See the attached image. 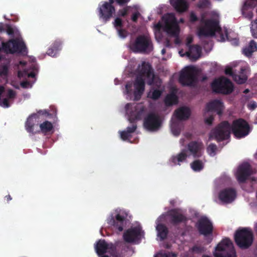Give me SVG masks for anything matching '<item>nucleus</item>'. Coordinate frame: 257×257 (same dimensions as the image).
Segmentation results:
<instances>
[{
  "instance_id": "nucleus-10",
  "label": "nucleus",
  "mask_w": 257,
  "mask_h": 257,
  "mask_svg": "<svg viewBox=\"0 0 257 257\" xmlns=\"http://www.w3.org/2000/svg\"><path fill=\"white\" fill-rule=\"evenodd\" d=\"M4 52L6 54L27 53L26 46L23 41L12 39L7 42H2Z\"/></svg>"
},
{
  "instance_id": "nucleus-26",
  "label": "nucleus",
  "mask_w": 257,
  "mask_h": 257,
  "mask_svg": "<svg viewBox=\"0 0 257 257\" xmlns=\"http://www.w3.org/2000/svg\"><path fill=\"white\" fill-rule=\"evenodd\" d=\"M201 49L199 45L190 46L186 55L193 61H196L200 56Z\"/></svg>"
},
{
  "instance_id": "nucleus-4",
  "label": "nucleus",
  "mask_w": 257,
  "mask_h": 257,
  "mask_svg": "<svg viewBox=\"0 0 257 257\" xmlns=\"http://www.w3.org/2000/svg\"><path fill=\"white\" fill-rule=\"evenodd\" d=\"M231 125L227 121H223L212 130L209 139H214L218 142L227 140L230 138Z\"/></svg>"
},
{
  "instance_id": "nucleus-24",
  "label": "nucleus",
  "mask_w": 257,
  "mask_h": 257,
  "mask_svg": "<svg viewBox=\"0 0 257 257\" xmlns=\"http://www.w3.org/2000/svg\"><path fill=\"white\" fill-rule=\"evenodd\" d=\"M206 109L208 111L216 112L219 115H221L224 109L223 103L219 100L215 99L207 104Z\"/></svg>"
},
{
  "instance_id": "nucleus-58",
  "label": "nucleus",
  "mask_w": 257,
  "mask_h": 257,
  "mask_svg": "<svg viewBox=\"0 0 257 257\" xmlns=\"http://www.w3.org/2000/svg\"><path fill=\"white\" fill-rule=\"evenodd\" d=\"M140 15V14L138 12H135L132 16V20L134 22H137Z\"/></svg>"
},
{
  "instance_id": "nucleus-9",
  "label": "nucleus",
  "mask_w": 257,
  "mask_h": 257,
  "mask_svg": "<svg viewBox=\"0 0 257 257\" xmlns=\"http://www.w3.org/2000/svg\"><path fill=\"white\" fill-rule=\"evenodd\" d=\"M164 29L170 35L175 37V43H180L178 35L180 32L179 27L175 17L172 14H169L166 16Z\"/></svg>"
},
{
  "instance_id": "nucleus-25",
  "label": "nucleus",
  "mask_w": 257,
  "mask_h": 257,
  "mask_svg": "<svg viewBox=\"0 0 257 257\" xmlns=\"http://www.w3.org/2000/svg\"><path fill=\"white\" fill-rule=\"evenodd\" d=\"M170 4L179 13L186 11L189 8V4L186 0H170Z\"/></svg>"
},
{
  "instance_id": "nucleus-39",
  "label": "nucleus",
  "mask_w": 257,
  "mask_h": 257,
  "mask_svg": "<svg viewBox=\"0 0 257 257\" xmlns=\"http://www.w3.org/2000/svg\"><path fill=\"white\" fill-rule=\"evenodd\" d=\"M217 150V146L213 143L210 144L207 148V152L210 156H214Z\"/></svg>"
},
{
  "instance_id": "nucleus-40",
  "label": "nucleus",
  "mask_w": 257,
  "mask_h": 257,
  "mask_svg": "<svg viewBox=\"0 0 257 257\" xmlns=\"http://www.w3.org/2000/svg\"><path fill=\"white\" fill-rule=\"evenodd\" d=\"M211 6L209 0H199L197 4V7L199 9H208Z\"/></svg>"
},
{
  "instance_id": "nucleus-45",
  "label": "nucleus",
  "mask_w": 257,
  "mask_h": 257,
  "mask_svg": "<svg viewBox=\"0 0 257 257\" xmlns=\"http://www.w3.org/2000/svg\"><path fill=\"white\" fill-rule=\"evenodd\" d=\"M36 114H38V118L40 115H44L46 117H50L52 114L50 113L49 111L46 109L45 110H39Z\"/></svg>"
},
{
  "instance_id": "nucleus-32",
  "label": "nucleus",
  "mask_w": 257,
  "mask_h": 257,
  "mask_svg": "<svg viewBox=\"0 0 257 257\" xmlns=\"http://www.w3.org/2000/svg\"><path fill=\"white\" fill-rule=\"evenodd\" d=\"M178 98L176 94L174 92L167 94L165 98L164 102L166 106H170L173 104H177Z\"/></svg>"
},
{
  "instance_id": "nucleus-52",
  "label": "nucleus",
  "mask_w": 257,
  "mask_h": 257,
  "mask_svg": "<svg viewBox=\"0 0 257 257\" xmlns=\"http://www.w3.org/2000/svg\"><path fill=\"white\" fill-rule=\"evenodd\" d=\"M203 247L200 246L195 245L192 248V251L196 253H201L203 252Z\"/></svg>"
},
{
  "instance_id": "nucleus-44",
  "label": "nucleus",
  "mask_w": 257,
  "mask_h": 257,
  "mask_svg": "<svg viewBox=\"0 0 257 257\" xmlns=\"http://www.w3.org/2000/svg\"><path fill=\"white\" fill-rule=\"evenodd\" d=\"M171 130L174 135L178 136L181 133V129L176 124H174L171 126Z\"/></svg>"
},
{
  "instance_id": "nucleus-57",
  "label": "nucleus",
  "mask_w": 257,
  "mask_h": 257,
  "mask_svg": "<svg viewBox=\"0 0 257 257\" xmlns=\"http://www.w3.org/2000/svg\"><path fill=\"white\" fill-rule=\"evenodd\" d=\"M214 120V117L213 116L211 115L209 117L206 118L205 119V123H206L207 124L209 125H210L212 124V122Z\"/></svg>"
},
{
  "instance_id": "nucleus-38",
  "label": "nucleus",
  "mask_w": 257,
  "mask_h": 257,
  "mask_svg": "<svg viewBox=\"0 0 257 257\" xmlns=\"http://www.w3.org/2000/svg\"><path fill=\"white\" fill-rule=\"evenodd\" d=\"M147 79V84L149 85H152L155 84L156 77L152 69L149 72L144 75Z\"/></svg>"
},
{
  "instance_id": "nucleus-11",
  "label": "nucleus",
  "mask_w": 257,
  "mask_h": 257,
  "mask_svg": "<svg viewBox=\"0 0 257 257\" xmlns=\"http://www.w3.org/2000/svg\"><path fill=\"white\" fill-rule=\"evenodd\" d=\"M134 104L128 103L125 106V108L127 112H129L130 109L132 110L130 112V115L128 120L130 123H133L136 120H141L145 116L147 109L142 104H137L134 106Z\"/></svg>"
},
{
  "instance_id": "nucleus-48",
  "label": "nucleus",
  "mask_w": 257,
  "mask_h": 257,
  "mask_svg": "<svg viewBox=\"0 0 257 257\" xmlns=\"http://www.w3.org/2000/svg\"><path fill=\"white\" fill-rule=\"evenodd\" d=\"M57 51L55 50L52 47H50L47 51V54L52 57H54L56 55Z\"/></svg>"
},
{
  "instance_id": "nucleus-28",
  "label": "nucleus",
  "mask_w": 257,
  "mask_h": 257,
  "mask_svg": "<svg viewBox=\"0 0 257 257\" xmlns=\"http://www.w3.org/2000/svg\"><path fill=\"white\" fill-rule=\"evenodd\" d=\"M257 51V43L254 41H250L248 46L243 49V54L247 57H251L252 53Z\"/></svg>"
},
{
  "instance_id": "nucleus-63",
  "label": "nucleus",
  "mask_w": 257,
  "mask_h": 257,
  "mask_svg": "<svg viewBox=\"0 0 257 257\" xmlns=\"http://www.w3.org/2000/svg\"><path fill=\"white\" fill-rule=\"evenodd\" d=\"M164 45L167 47H171V43L168 38H166L164 42Z\"/></svg>"
},
{
  "instance_id": "nucleus-55",
  "label": "nucleus",
  "mask_w": 257,
  "mask_h": 257,
  "mask_svg": "<svg viewBox=\"0 0 257 257\" xmlns=\"http://www.w3.org/2000/svg\"><path fill=\"white\" fill-rule=\"evenodd\" d=\"M127 12H128V8H125L122 10H120L119 11V15L121 16V17H125L127 15Z\"/></svg>"
},
{
  "instance_id": "nucleus-5",
  "label": "nucleus",
  "mask_w": 257,
  "mask_h": 257,
  "mask_svg": "<svg viewBox=\"0 0 257 257\" xmlns=\"http://www.w3.org/2000/svg\"><path fill=\"white\" fill-rule=\"evenodd\" d=\"M215 257H236V252L231 240L225 238L215 248Z\"/></svg>"
},
{
  "instance_id": "nucleus-34",
  "label": "nucleus",
  "mask_w": 257,
  "mask_h": 257,
  "mask_svg": "<svg viewBox=\"0 0 257 257\" xmlns=\"http://www.w3.org/2000/svg\"><path fill=\"white\" fill-rule=\"evenodd\" d=\"M41 132L44 135H47L52 132L53 126L51 122L48 121H45L40 125Z\"/></svg>"
},
{
  "instance_id": "nucleus-12",
  "label": "nucleus",
  "mask_w": 257,
  "mask_h": 257,
  "mask_svg": "<svg viewBox=\"0 0 257 257\" xmlns=\"http://www.w3.org/2000/svg\"><path fill=\"white\" fill-rule=\"evenodd\" d=\"M200 234L205 237L211 235L213 231V223L206 216L200 218L195 225Z\"/></svg>"
},
{
  "instance_id": "nucleus-1",
  "label": "nucleus",
  "mask_w": 257,
  "mask_h": 257,
  "mask_svg": "<svg viewBox=\"0 0 257 257\" xmlns=\"http://www.w3.org/2000/svg\"><path fill=\"white\" fill-rule=\"evenodd\" d=\"M201 23L204 25L198 28L197 34L199 37H212L217 33L219 35V41L224 42L227 40L232 42L235 45H238V40L231 38L230 33H228L226 28L222 30L217 21L213 19L204 20L202 18Z\"/></svg>"
},
{
  "instance_id": "nucleus-7",
  "label": "nucleus",
  "mask_w": 257,
  "mask_h": 257,
  "mask_svg": "<svg viewBox=\"0 0 257 257\" xmlns=\"http://www.w3.org/2000/svg\"><path fill=\"white\" fill-rule=\"evenodd\" d=\"M129 48L135 53L150 52L152 49L151 40L144 35L138 36L134 41H131Z\"/></svg>"
},
{
  "instance_id": "nucleus-50",
  "label": "nucleus",
  "mask_w": 257,
  "mask_h": 257,
  "mask_svg": "<svg viewBox=\"0 0 257 257\" xmlns=\"http://www.w3.org/2000/svg\"><path fill=\"white\" fill-rule=\"evenodd\" d=\"M189 20L191 23H194L198 20V18L194 12H191L190 13Z\"/></svg>"
},
{
  "instance_id": "nucleus-51",
  "label": "nucleus",
  "mask_w": 257,
  "mask_h": 257,
  "mask_svg": "<svg viewBox=\"0 0 257 257\" xmlns=\"http://www.w3.org/2000/svg\"><path fill=\"white\" fill-rule=\"evenodd\" d=\"M8 67L6 65H3L0 70V74L1 75L7 76L8 74Z\"/></svg>"
},
{
  "instance_id": "nucleus-16",
  "label": "nucleus",
  "mask_w": 257,
  "mask_h": 257,
  "mask_svg": "<svg viewBox=\"0 0 257 257\" xmlns=\"http://www.w3.org/2000/svg\"><path fill=\"white\" fill-rule=\"evenodd\" d=\"M98 12L99 18L106 22L112 17L113 14L115 12V8L114 6L108 5L105 2L103 5L99 6Z\"/></svg>"
},
{
  "instance_id": "nucleus-43",
  "label": "nucleus",
  "mask_w": 257,
  "mask_h": 257,
  "mask_svg": "<svg viewBox=\"0 0 257 257\" xmlns=\"http://www.w3.org/2000/svg\"><path fill=\"white\" fill-rule=\"evenodd\" d=\"M120 138L123 141H126L132 137V135L127 133L125 130L120 132Z\"/></svg>"
},
{
  "instance_id": "nucleus-27",
  "label": "nucleus",
  "mask_w": 257,
  "mask_h": 257,
  "mask_svg": "<svg viewBox=\"0 0 257 257\" xmlns=\"http://www.w3.org/2000/svg\"><path fill=\"white\" fill-rule=\"evenodd\" d=\"M175 115L179 120H186L190 115V110L187 107H182L175 111Z\"/></svg>"
},
{
  "instance_id": "nucleus-30",
  "label": "nucleus",
  "mask_w": 257,
  "mask_h": 257,
  "mask_svg": "<svg viewBox=\"0 0 257 257\" xmlns=\"http://www.w3.org/2000/svg\"><path fill=\"white\" fill-rule=\"evenodd\" d=\"M186 151V150L184 149L176 156H173L171 158L172 162L175 165H180V163L185 161L187 158Z\"/></svg>"
},
{
  "instance_id": "nucleus-47",
  "label": "nucleus",
  "mask_w": 257,
  "mask_h": 257,
  "mask_svg": "<svg viewBox=\"0 0 257 257\" xmlns=\"http://www.w3.org/2000/svg\"><path fill=\"white\" fill-rule=\"evenodd\" d=\"M114 27L116 29L121 28L122 27V22L121 19L116 18L114 21Z\"/></svg>"
},
{
  "instance_id": "nucleus-22",
  "label": "nucleus",
  "mask_w": 257,
  "mask_h": 257,
  "mask_svg": "<svg viewBox=\"0 0 257 257\" xmlns=\"http://www.w3.org/2000/svg\"><path fill=\"white\" fill-rule=\"evenodd\" d=\"M134 84L135 88L134 93L135 98L136 100H138L145 91V82L144 78L142 76H137Z\"/></svg>"
},
{
  "instance_id": "nucleus-13",
  "label": "nucleus",
  "mask_w": 257,
  "mask_h": 257,
  "mask_svg": "<svg viewBox=\"0 0 257 257\" xmlns=\"http://www.w3.org/2000/svg\"><path fill=\"white\" fill-rule=\"evenodd\" d=\"M161 125V121L158 115L155 113H150L144 118V126L148 130H157Z\"/></svg>"
},
{
  "instance_id": "nucleus-60",
  "label": "nucleus",
  "mask_w": 257,
  "mask_h": 257,
  "mask_svg": "<svg viewBox=\"0 0 257 257\" xmlns=\"http://www.w3.org/2000/svg\"><path fill=\"white\" fill-rule=\"evenodd\" d=\"M170 253H159L157 255H155L154 257H170Z\"/></svg>"
},
{
  "instance_id": "nucleus-19",
  "label": "nucleus",
  "mask_w": 257,
  "mask_h": 257,
  "mask_svg": "<svg viewBox=\"0 0 257 257\" xmlns=\"http://www.w3.org/2000/svg\"><path fill=\"white\" fill-rule=\"evenodd\" d=\"M107 223L113 226L119 231H122L125 224V218L124 216L118 213L115 217L112 216L109 217L107 219Z\"/></svg>"
},
{
  "instance_id": "nucleus-49",
  "label": "nucleus",
  "mask_w": 257,
  "mask_h": 257,
  "mask_svg": "<svg viewBox=\"0 0 257 257\" xmlns=\"http://www.w3.org/2000/svg\"><path fill=\"white\" fill-rule=\"evenodd\" d=\"M245 5L250 8H254L257 5V0H248Z\"/></svg>"
},
{
  "instance_id": "nucleus-36",
  "label": "nucleus",
  "mask_w": 257,
  "mask_h": 257,
  "mask_svg": "<svg viewBox=\"0 0 257 257\" xmlns=\"http://www.w3.org/2000/svg\"><path fill=\"white\" fill-rule=\"evenodd\" d=\"M190 166L192 169L195 172H199L204 168V164L202 161L200 160H196L193 161Z\"/></svg>"
},
{
  "instance_id": "nucleus-23",
  "label": "nucleus",
  "mask_w": 257,
  "mask_h": 257,
  "mask_svg": "<svg viewBox=\"0 0 257 257\" xmlns=\"http://www.w3.org/2000/svg\"><path fill=\"white\" fill-rule=\"evenodd\" d=\"M113 248V244L107 243L104 239H99L95 246V251L99 256L103 255L107 252L110 253Z\"/></svg>"
},
{
  "instance_id": "nucleus-17",
  "label": "nucleus",
  "mask_w": 257,
  "mask_h": 257,
  "mask_svg": "<svg viewBox=\"0 0 257 257\" xmlns=\"http://www.w3.org/2000/svg\"><path fill=\"white\" fill-rule=\"evenodd\" d=\"M141 230L139 227H134L127 229L123 235L124 240L127 243L134 242L140 239Z\"/></svg>"
},
{
  "instance_id": "nucleus-14",
  "label": "nucleus",
  "mask_w": 257,
  "mask_h": 257,
  "mask_svg": "<svg viewBox=\"0 0 257 257\" xmlns=\"http://www.w3.org/2000/svg\"><path fill=\"white\" fill-rule=\"evenodd\" d=\"M252 171L250 165L248 163H243L238 167L236 176L238 182L242 183L252 174Z\"/></svg>"
},
{
  "instance_id": "nucleus-35",
  "label": "nucleus",
  "mask_w": 257,
  "mask_h": 257,
  "mask_svg": "<svg viewBox=\"0 0 257 257\" xmlns=\"http://www.w3.org/2000/svg\"><path fill=\"white\" fill-rule=\"evenodd\" d=\"M150 64L145 62H143L142 67L140 70L139 74L137 76H142L144 77V75L152 70Z\"/></svg>"
},
{
  "instance_id": "nucleus-15",
  "label": "nucleus",
  "mask_w": 257,
  "mask_h": 257,
  "mask_svg": "<svg viewBox=\"0 0 257 257\" xmlns=\"http://www.w3.org/2000/svg\"><path fill=\"white\" fill-rule=\"evenodd\" d=\"M168 215L170 217L171 223L174 225L186 222L187 220L186 216L178 208L171 209L168 212Z\"/></svg>"
},
{
  "instance_id": "nucleus-21",
  "label": "nucleus",
  "mask_w": 257,
  "mask_h": 257,
  "mask_svg": "<svg viewBox=\"0 0 257 257\" xmlns=\"http://www.w3.org/2000/svg\"><path fill=\"white\" fill-rule=\"evenodd\" d=\"M245 69L241 67L240 69V74H235L231 67L226 68L225 70V73L226 75L231 76L233 80L238 84H243L247 79V76L244 74Z\"/></svg>"
},
{
  "instance_id": "nucleus-46",
  "label": "nucleus",
  "mask_w": 257,
  "mask_h": 257,
  "mask_svg": "<svg viewBox=\"0 0 257 257\" xmlns=\"http://www.w3.org/2000/svg\"><path fill=\"white\" fill-rule=\"evenodd\" d=\"M119 36L122 38H124L127 36V32L125 30L121 28L117 29Z\"/></svg>"
},
{
  "instance_id": "nucleus-59",
  "label": "nucleus",
  "mask_w": 257,
  "mask_h": 257,
  "mask_svg": "<svg viewBox=\"0 0 257 257\" xmlns=\"http://www.w3.org/2000/svg\"><path fill=\"white\" fill-rule=\"evenodd\" d=\"M15 92L12 89H9L8 92V97L9 98H14L15 97Z\"/></svg>"
},
{
  "instance_id": "nucleus-61",
  "label": "nucleus",
  "mask_w": 257,
  "mask_h": 257,
  "mask_svg": "<svg viewBox=\"0 0 257 257\" xmlns=\"http://www.w3.org/2000/svg\"><path fill=\"white\" fill-rule=\"evenodd\" d=\"M30 85V83L28 81H24L21 82V86L23 88H28Z\"/></svg>"
},
{
  "instance_id": "nucleus-53",
  "label": "nucleus",
  "mask_w": 257,
  "mask_h": 257,
  "mask_svg": "<svg viewBox=\"0 0 257 257\" xmlns=\"http://www.w3.org/2000/svg\"><path fill=\"white\" fill-rule=\"evenodd\" d=\"M0 105L7 108L10 107V106L9 100L7 98L3 99V101L0 102Z\"/></svg>"
},
{
  "instance_id": "nucleus-2",
  "label": "nucleus",
  "mask_w": 257,
  "mask_h": 257,
  "mask_svg": "<svg viewBox=\"0 0 257 257\" xmlns=\"http://www.w3.org/2000/svg\"><path fill=\"white\" fill-rule=\"evenodd\" d=\"M234 238L235 243L240 248L247 249L253 243V234L250 228H242L235 231Z\"/></svg>"
},
{
  "instance_id": "nucleus-29",
  "label": "nucleus",
  "mask_w": 257,
  "mask_h": 257,
  "mask_svg": "<svg viewBox=\"0 0 257 257\" xmlns=\"http://www.w3.org/2000/svg\"><path fill=\"white\" fill-rule=\"evenodd\" d=\"M38 118V114H32L27 118L25 123L26 129L29 133H33L35 121L34 119Z\"/></svg>"
},
{
  "instance_id": "nucleus-37",
  "label": "nucleus",
  "mask_w": 257,
  "mask_h": 257,
  "mask_svg": "<svg viewBox=\"0 0 257 257\" xmlns=\"http://www.w3.org/2000/svg\"><path fill=\"white\" fill-rule=\"evenodd\" d=\"M162 94V91L158 89H155L150 91L148 94V97L151 98L154 100H156L160 97Z\"/></svg>"
},
{
  "instance_id": "nucleus-31",
  "label": "nucleus",
  "mask_w": 257,
  "mask_h": 257,
  "mask_svg": "<svg viewBox=\"0 0 257 257\" xmlns=\"http://www.w3.org/2000/svg\"><path fill=\"white\" fill-rule=\"evenodd\" d=\"M125 251L124 246H116L113 244V248L111 249L110 254L112 257H125Z\"/></svg>"
},
{
  "instance_id": "nucleus-64",
  "label": "nucleus",
  "mask_w": 257,
  "mask_h": 257,
  "mask_svg": "<svg viewBox=\"0 0 257 257\" xmlns=\"http://www.w3.org/2000/svg\"><path fill=\"white\" fill-rule=\"evenodd\" d=\"M193 41V39L191 37H188L187 39L186 46L189 48L190 46H192L191 43Z\"/></svg>"
},
{
  "instance_id": "nucleus-3",
  "label": "nucleus",
  "mask_w": 257,
  "mask_h": 257,
  "mask_svg": "<svg viewBox=\"0 0 257 257\" xmlns=\"http://www.w3.org/2000/svg\"><path fill=\"white\" fill-rule=\"evenodd\" d=\"M198 74L195 67L187 66L181 71L179 82L183 86H194L198 81Z\"/></svg>"
},
{
  "instance_id": "nucleus-18",
  "label": "nucleus",
  "mask_w": 257,
  "mask_h": 257,
  "mask_svg": "<svg viewBox=\"0 0 257 257\" xmlns=\"http://www.w3.org/2000/svg\"><path fill=\"white\" fill-rule=\"evenodd\" d=\"M187 149L194 158H200L202 155L203 144L201 142L191 141L187 145Z\"/></svg>"
},
{
  "instance_id": "nucleus-62",
  "label": "nucleus",
  "mask_w": 257,
  "mask_h": 257,
  "mask_svg": "<svg viewBox=\"0 0 257 257\" xmlns=\"http://www.w3.org/2000/svg\"><path fill=\"white\" fill-rule=\"evenodd\" d=\"M7 32L10 35H13L14 34V30L11 26H8L7 29Z\"/></svg>"
},
{
  "instance_id": "nucleus-20",
  "label": "nucleus",
  "mask_w": 257,
  "mask_h": 257,
  "mask_svg": "<svg viewBox=\"0 0 257 257\" xmlns=\"http://www.w3.org/2000/svg\"><path fill=\"white\" fill-rule=\"evenodd\" d=\"M236 192L233 188H225L221 190L219 194V198L223 202L230 203L236 198Z\"/></svg>"
},
{
  "instance_id": "nucleus-56",
  "label": "nucleus",
  "mask_w": 257,
  "mask_h": 257,
  "mask_svg": "<svg viewBox=\"0 0 257 257\" xmlns=\"http://www.w3.org/2000/svg\"><path fill=\"white\" fill-rule=\"evenodd\" d=\"M132 83L131 82L127 83L125 86V91L127 94L131 93L132 90Z\"/></svg>"
},
{
  "instance_id": "nucleus-6",
  "label": "nucleus",
  "mask_w": 257,
  "mask_h": 257,
  "mask_svg": "<svg viewBox=\"0 0 257 257\" xmlns=\"http://www.w3.org/2000/svg\"><path fill=\"white\" fill-rule=\"evenodd\" d=\"M213 92L216 93L229 94L234 90V86L231 81L224 77L215 79L211 84Z\"/></svg>"
},
{
  "instance_id": "nucleus-54",
  "label": "nucleus",
  "mask_w": 257,
  "mask_h": 257,
  "mask_svg": "<svg viewBox=\"0 0 257 257\" xmlns=\"http://www.w3.org/2000/svg\"><path fill=\"white\" fill-rule=\"evenodd\" d=\"M130 0H116V3L120 6L126 5Z\"/></svg>"
},
{
  "instance_id": "nucleus-41",
  "label": "nucleus",
  "mask_w": 257,
  "mask_h": 257,
  "mask_svg": "<svg viewBox=\"0 0 257 257\" xmlns=\"http://www.w3.org/2000/svg\"><path fill=\"white\" fill-rule=\"evenodd\" d=\"M132 125L131 126H128L126 127V131L130 134L134 133L137 128V125L136 124V122L135 121H134L133 123H131Z\"/></svg>"
},
{
  "instance_id": "nucleus-8",
  "label": "nucleus",
  "mask_w": 257,
  "mask_h": 257,
  "mask_svg": "<svg viewBox=\"0 0 257 257\" xmlns=\"http://www.w3.org/2000/svg\"><path fill=\"white\" fill-rule=\"evenodd\" d=\"M250 127L247 122L242 118L233 121L231 131L237 139H241L247 136L250 132Z\"/></svg>"
},
{
  "instance_id": "nucleus-42",
  "label": "nucleus",
  "mask_w": 257,
  "mask_h": 257,
  "mask_svg": "<svg viewBox=\"0 0 257 257\" xmlns=\"http://www.w3.org/2000/svg\"><path fill=\"white\" fill-rule=\"evenodd\" d=\"M62 42L59 40H57L51 46L55 50L58 51L61 49Z\"/></svg>"
},
{
  "instance_id": "nucleus-33",
  "label": "nucleus",
  "mask_w": 257,
  "mask_h": 257,
  "mask_svg": "<svg viewBox=\"0 0 257 257\" xmlns=\"http://www.w3.org/2000/svg\"><path fill=\"white\" fill-rule=\"evenodd\" d=\"M156 229L158 231V236L160 238L161 240H163L166 238L168 233V229L164 224L161 223L158 224L156 227Z\"/></svg>"
}]
</instances>
